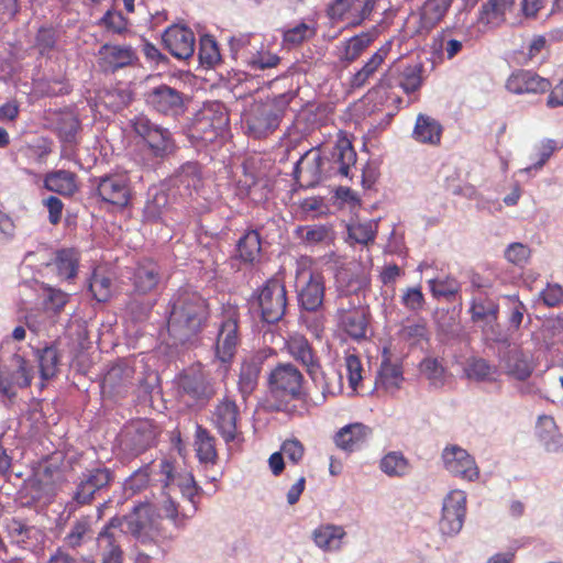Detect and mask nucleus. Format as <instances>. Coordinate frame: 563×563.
I'll return each instance as SVG.
<instances>
[{
    "mask_svg": "<svg viewBox=\"0 0 563 563\" xmlns=\"http://www.w3.org/2000/svg\"><path fill=\"white\" fill-rule=\"evenodd\" d=\"M167 331L178 343H194L207 327L210 308L206 298L191 289H179L167 307Z\"/></svg>",
    "mask_w": 563,
    "mask_h": 563,
    "instance_id": "nucleus-1",
    "label": "nucleus"
},
{
    "mask_svg": "<svg viewBox=\"0 0 563 563\" xmlns=\"http://www.w3.org/2000/svg\"><path fill=\"white\" fill-rule=\"evenodd\" d=\"M336 282L340 292L336 301L339 324L351 339L364 340L367 338L369 313L362 305L360 296L369 287V280L364 275L345 277V273H339Z\"/></svg>",
    "mask_w": 563,
    "mask_h": 563,
    "instance_id": "nucleus-2",
    "label": "nucleus"
},
{
    "mask_svg": "<svg viewBox=\"0 0 563 563\" xmlns=\"http://www.w3.org/2000/svg\"><path fill=\"white\" fill-rule=\"evenodd\" d=\"M288 354L306 369L311 380L321 388L322 398L335 394V386L331 378L323 372L317 352L308 339L301 334H292L285 341Z\"/></svg>",
    "mask_w": 563,
    "mask_h": 563,
    "instance_id": "nucleus-3",
    "label": "nucleus"
},
{
    "mask_svg": "<svg viewBox=\"0 0 563 563\" xmlns=\"http://www.w3.org/2000/svg\"><path fill=\"white\" fill-rule=\"evenodd\" d=\"M240 312L236 306L222 307L219 321L216 323L217 335L213 344L214 357L225 366L230 365L241 343Z\"/></svg>",
    "mask_w": 563,
    "mask_h": 563,
    "instance_id": "nucleus-4",
    "label": "nucleus"
},
{
    "mask_svg": "<svg viewBox=\"0 0 563 563\" xmlns=\"http://www.w3.org/2000/svg\"><path fill=\"white\" fill-rule=\"evenodd\" d=\"M113 481L114 473L109 467L99 464L87 468L78 477L71 499L66 504L65 510L71 515L79 507L90 505L98 495L108 489Z\"/></svg>",
    "mask_w": 563,
    "mask_h": 563,
    "instance_id": "nucleus-5",
    "label": "nucleus"
},
{
    "mask_svg": "<svg viewBox=\"0 0 563 563\" xmlns=\"http://www.w3.org/2000/svg\"><path fill=\"white\" fill-rule=\"evenodd\" d=\"M131 123L135 134L143 140L146 152L156 162H163L176 153V141L167 128L145 115L135 117Z\"/></svg>",
    "mask_w": 563,
    "mask_h": 563,
    "instance_id": "nucleus-6",
    "label": "nucleus"
},
{
    "mask_svg": "<svg viewBox=\"0 0 563 563\" xmlns=\"http://www.w3.org/2000/svg\"><path fill=\"white\" fill-rule=\"evenodd\" d=\"M229 122V113L222 102H207L195 115L191 136L205 144L213 143L227 133Z\"/></svg>",
    "mask_w": 563,
    "mask_h": 563,
    "instance_id": "nucleus-7",
    "label": "nucleus"
},
{
    "mask_svg": "<svg viewBox=\"0 0 563 563\" xmlns=\"http://www.w3.org/2000/svg\"><path fill=\"white\" fill-rule=\"evenodd\" d=\"M287 290L282 279H267L253 295L252 306L266 323H276L283 319L287 309Z\"/></svg>",
    "mask_w": 563,
    "mask_h": 563,
    "instance_id": "nucleus-8",
    "label": "nucleus"
},
{
    "mask_svg": "<svg viewBox=\"0 0 563 563\" xmlns=\"http://www.w3.org/2000/svg\"><path fill=\"white\" fill-rule=\"evenodd\" d=\"M97 196L104 203L125 208L131 199L130 180L124 173L106 174L92 179Z\"/></svg>",
    "mask_w": 563,
    "mask_h": 563,
    "instance_id": "nucleus-9",
    "label": "nucleus"
},
{
    "mask_svg": "<svg viewBox=\"0 0 563 563\" xmlns=\"http://www.w3.org/2000/svg\"><path fill=\"white\" fill-rule=\"evenodd\" d=\"M240 410L234 400L224 397L212 412V423L228 445H240L243 434L239 430Z\"/></svg>",
    "mask_w": 563,
    "mask_h": 563,
    "instance_id": "nucleus-10",
    "label": "nucleus"
},
{
    "mask_svg": "<svg viewBox=\"0 0 563 563\" xmlns=\"http://www.w3.org/2000/svg\"><path fill=\"white\" fill-rule=\"evenodd\" d=\"M303 375L291 363H279L268 376V387L275 396L301 397Z\"/></svg>",
    "mask_w": 563,
    "mask_h": 563,
    "instance_id": "nucleus-11",
    "label": "nucleus"
},
{
    "mask_svg": "<svg viewBox=\"0 0 563 563\" xmlns=\"http://www.w3.org/2000/svg\"><path fill=\"white\" fill-rule=\"evenodd\" d=\"M466 515V494L452 490L443 500L439 530L444 537H455L463 528Z\"/></svg>",
    "mask_w": 563,
    "mask_h": 563,
    "instance_id": "nucleus-12",
    "label": "nucleus"
},
{
    "mask_svg": "<svg viewBox=\"0 0 563 563\" xmlns=\"http://www.w3.org/2000/svg\"><path fill=\"white\" fill-rule=\"evenodd\" d=\"M441 460L444 468L454 477L466 482H475L479 478V468L475 459L457 444L446 445Z\"/></svg>",
    "mask_w": 563,
    "mask_h": 563,
    "instance_id": "nucleus-13",
    "label": "nucleus"
},
{
    "mask_svg": "<svg viewBox=\"0 0 563 563\" xmlns=\"http://www.w3.org/2000/svg\"><path fill=\"white\" fill-rule=\"evenodd\" d=\"M468 313L471 321L481 324L486 335H493L495 341H500L497 332L499 305L487 295H478L472 298Z\"/></svg>",
    "mask_w": 563,
    "mask_h": 563,
    "instance_id": "nucleus-14",
    "label": "nucleus"
},
{
    "mask_svg": "<svg viewBox=\"0 0 563 563\" xmlns=\"http://www.w3.org/2000/svg\"><path fill=\"white\" fill-rule=\"evenodd\" d=\"M147 106L165 115H179L185 111L184 93L168 85H158L145 93Z\"/></svg>",
    "mask_w": 563,
    "mask_h": 563,
    "instance_id": "nucleus-15",
    "label": "nucleus"
},
{
    "mask_svg": "<svg viewBox=\"0 0 563 563\" xmlns=\"http://www.w3.org/2000/svg\"><path fill=\"white\" fill-rule=\"evenodd\" d=\"M11 365L12 369L5 367L0 371V393L10 400L16 396L15 387L26 388L33 379L32 368L23 356L14 354Z\"/></svg>",
    "mask_w": 563,
    "mask_h": 563,
    "instance_id": "nucleus-16",
    "label": "nucleus"
},
{
    "mask_svg": "<svg viewBox=\"0 0 563 563\" xmlns=\"http://www.w3.org/2000/svg\"><path fill=\"white\" fill-rule=\"evenodd\" d=\"M299 280L302 285L298 288V302L302 310L317 312L323 305L324 277L318 272L301 273Z\"/></svg>",
    "mask_w": 563,
    "mask_h": 563,
    "instance_id": "nucleus-17",
    "label": "nucleus"
},
{
    "mask_svg": "<svg viewBox=\"0 0 563 563\" xmlns=\"http://www.w3.org/2000/svg\"><path fill=\"white\" fill-rule=\"evenodd\" d=\"M162 40L164 47L177 59L186 60L195 53V34L185 25H170L163 33Z\"/></svg>",
    "mask_w": 563,
    "mask_h": 563,
    "instance_id": "nucleus-18",
    "label": "nucleus"
},
{
    "mask_svg": "<svg viewBox=\"0 0 563 563\" xmlns=\"http://www.w3.org/2000/svg\"><path fill=\"white\" fill-rule=\"evenodd\" d=\"M130 280L133 294L142 296L151 294L162 280V268L154 260L142 258L133 267Z\"/></svg>",
    "mask_w": 563,
    "mask_h": 563,
    "instance_id": "nucleus-19",
    "label": "nucleus"
},
{
    "mask_svg": "<svg viewBox=\"0 0 563 563\" xmlns=\"http://www.w3.org/2000/svg\"><path fill=\"white\" fill-rule=\"evenodd\" d=\"M202 184L201 165L198 162L181 164L168 178L172 190H176L180 197H190Z\"/></svg>",
    "mask_w": 563,
    "mask_h": 563,
    "instance_id": "nucleus-20",
    "label": "nucleus"
},
{
    "mask_svg": "<svg viewBox=\"0 0 563 563\" xmlns=\"http://www.w3.org/2000/svg\"><path fill=\"white\" fill-rule=\"evenodd\" d=\"M323 158L319 148H310L301 155L294 167V177L305 187H314L323 179Z\"/></svg>",
    "mask_w": 563,
    "mask_h": 563,
    "instance_id": "nucleus-21",
    "label": "nucleus"
},
{
    "mask_svg": "<svg viewBox=\"0 0 563 563\" xmlns=\"http://www.w3.org/2000/svg\"><path fill=\"white\" fill-rule=\"evenodd\" d=\"M500 362L504 373L520 382L527 380L536 368L532 354L519 347L505 352Z\"/></svg>",
    "mask_w": 563,
    "mask_h": 563,
    "instance_id": "nucleus-22",
    "label": "nucleus"
},
{
    "mask_svg": "<svg viewBox=\"0 0 563 563\" xmlns=\"http://www.w3.org/2000/svg\"><path fill=\"white\" fill-rule=\"evenodd\" d=\"M178 387L194 404H206L216 393L210 379L200 372L180 375Z\"/></svg>",
    "mask_w": 563,
    "mask_h": 563,
    "instance_id": "nucleus-23",
    "label": "nucleus"
},
{
    "mask_svg": "<svg viewBox=\"0 0 563 563\" xmlns=\"http://www.w3.org/2000/svg\"><path fill=\"white\" fill-rule=\"evenodd\" d=\"M249 135L254 139L266 137L278 126V117L274 114L271 108L263 104L254 106L245 119Z\"/></svg>",
    "mask_w": 563,
    "mask_h": 563,
    "instance_id": "nucleus-24",
    "label": "nucleus"
},
{
    "mask_svg": "<svg viewBox=\"0 0 563 563\" xmlns=\"http://www.w3.org/2000/svg\"><path fill=\"white\" fill-rule=\"evenodd\" d=\"M506 88L517 95L544 93L551 89V82L531 70H518L509 76Z\"/></svg>",
    "mask_w": 563,
    "mask_h": 563,
    "instance_id": "nucleus-25",
    "label": "nucleus"
},
{
    "mask_svg": "<svg viewBox=\"0 0 563 563\" xmlns=\"http://www.w3.org/2000/svg\"><path fill=\"white\" fill-rule=\"evenodd\" d=\"M404 379L401 363L391 361L389 351L384 349L382 363L375 379L376 388L395 394L400 389Z\"/></svg>",
    "mask_w": 563,
    "mask_h": 563,
    "instance_id": "nucleus-26",
    "label": "nucleus"
},
{
    "mask_svg": "<svg viewBox=\"0 0 563 563\" xmlns=\"http://www.w3.org/2000/svg\"><path fill=\"white\" fill-rule=\"evenodd\" d=\"M99 65L107 73H114L118 69L135 63V52L129 46L104 44L99 49Z\"/></svg>",
    "mask_w": 563,
    "mask_h": 563,
    "instance_id": "nucleus-27",
    "label": "nucleus"
},
{
    "mask_svg": "<svg viewBox=\"0 0 563 563\" xmlns=\"http://www.w3.org/2000/svg\"><path fill=\"white\" fill-rule=\"evenodd\" d=\"M155 439V428L148 420H139L131 423L124 433L126 446L135 454H140L152 446Z\"/></svg>",
    "mask_w": 563,
    "mask_h": 563,
    "instance_id": "nucleus-28",
    "label": "nucleus"
},
{
    "mask_svg": "<svg viewBox=\"0 0 563 563\" xmlns=\"http://www.w3.org/2000/svg\"><path fill=\"white\" fill-rule=\"evenodd\" d=\"M371 429L363 423H350L341 428L334 435L336 446L345 452L360 450L367 441Z\"/></svg>",
    "mask_w": 563,
    "mask_h": 563,
    "instance_id": "nucleus-29",
    "label": "nucleus"
},
{
    "mask_svg": "<svg viewBox=\"0 0 563 563\" xmlns=\"http://www.w3.org/2000/svg\"><path fill=\"white\" fill-rule=\"evenodd\" d=\"M238 258L244 264H255L262 257V236L258 230L249 229L236 242Z\"/></svg>",
    "mask_w": 563,
    "mask_h": 563,
    "instance_id": "nucleus-30",
    "label": "nucleus"
},
{
    "mask_svg": "<svg viewBox=\"0 0 563 563\" xmlns=\"http://www.w3.org/2000/svg\"><path fill=\"white\" fill-rule=\"evenodd\" d=\"M345 536L346 532L342 526L327 523L313 530L312 540L319 549L333 552L341 549Z\"/></svg>",
    "mask_w": 563,
    "mask_h": 563,
    "instance_id": "nucleus-31",
    "label": "nucleus"
},
{
    "mask_svg": "<svg viewBox=\"0 0 563 563\" xmlns=\"http://www.w3.org/2000/svg\"><path fill=\"white\" fill-rule=\"evenodd\" d=\"M443 128L438 120L427 114H418L412 137L422 144L439 145Z\"/></svg>",
    "mask_w": 563,
    "mask_h": 563,
    "instance_id": "nucleus-32",
    "label": "nucleus"
},
{
    "mask_svg": "<svg viewBox=\"0 0 563 563\" xmlns=\"http://www.w3.org/2000/svg\"><path fill=\"white\" fill-rule=\"evenodd\" d=\"M7 531L11 541L22 549L31 548L43 538L40 529L20 519H11L7 525Z\"/></svg>",
    "mask_w": 563,
    "mask_h": 563,
    "instance_id": "nucleus-33",
    "label": "nucleus"
},
{
    "mask_svg": "<svg viewBox=\"0 0 563 563\" xmlns=\"http://www.w3.org/2000/svg\"><path fill=\"white\" fill-rule=\"evenodd\" d=\"M81 129L79 119L71 112L59 113L55 121V132L64 148L73 150L78 143V133Z\"/></svg>",
    "mask_w": 563,
    "mask_h": 563,
    "instance_id": "nucleus-34",
    "label": "nucleus"
},
{
    "mask_svg": "<svg viewBox=\"0 0 563 563\" xmlns=\"http://www.w3.org/2000/svg\"><path fill=\"white\" fill-rule=\"evenodd\" d=\"M44 187L64 197H71L77 190L76 174L69 170L59 169L46 174Z\"/></svg>",
    "mask_w": 563,
    "mask_h": 563,
    "instance_id": "nucleus-35",
    "label": "nucleus"
},
{
    "mask_svg": "<svg viewBox=\"0 0 563 563\" xmlns=\"http://www.w3.org/2000/svg\"><path fill=\"white\" fill-rule=\"evenodd\" d=\"M331 159L333 168L340 175L350 177V170L356 163V152L351 142L346 139L339 140L332 148Z\"/></svg>",
    "mask_w": 563,
    "mask_h": 563,
    "instance_id": "nucleus-36",
    "label": "nucleus"
},
{
    "mask_svg": "<svg viewBox=\"0 0 563 563\" xmlns=\"http://www.w3.org/2000/svg\"><path fill=\"white\" fill-rule=\"evenodd\" d=\"M35 357L38 363L40 376L43 382L54 378L58 371L62 355L56 345H46L35 351Z\"/></svg>",
    "mask_w": 563,
    "mask_h": 563,
    "instance_id": "nucleus-37",
    "label": "nucleus"
},
{
    "mask_svg": "<svg viewBox=\"0 0 563 563\" xmlns=\"http://www.w3.org/2000/svg\"><path fill=\"white\" fill-rule=\"evenodd\" d=\"M134 371L124 363L114 364L104 374L102 387L110 391L120 393L122 388L132 385Z\"/></svg>",
    "mask_w": 563,
    "mask_h": 563,
    "instance_id": "nucleus-38",
    "label": "nucleus"
},
{
    "mask_svg": "<svg viewBox=\"0 0 563 563\" xmlns=\"http://www.w3.org/2000/svg\"><path fill=\"white\" fill-rule=\"evenodd\" d=\"M170 205L169 194L158 187L148 189L143 214L147 221H158Z\"/></svg>",
    "mask_w": 563,
    "mask_h": 563,
    "instance_id": "nucleus-39",
    "label": "nucleus"
},
{
    "mask_svg": "<svg viewBox=\"0 0 563 563\" xmlns=\"http://www.w3.org/2000/svg\"><path fill=\"white\" fill-rule=\"evenodd\" d=\"M379 470L388 477L401 478L411 471L409 460L400 451H390L379 461Z\"/></svg>",
    "mask_w": 563,
    "mask_h": 563,
    "instance_id": "nucleus-40",
    "label": "nucleus"
},
{
    "mask_svg": "<svg viewBox=\"0 0 563 563\" xmlns=\"http://www.w3.org/2000/svg\"><path fill=\"white\" fill-rule=\"evenodd\" d=\"M195 446L198 460L201 463H214L218 454L216 449V438L202 426L196 427Z\"/></svg>",
    "mask_w": 563,
    "mask_h": 563,
    "instance_id": "nucleus-41",
    "label": "nucleus"
},
{
    "mask_svg": "<svg viewBox=\"0 0 563 563\" xmlns=\"http://www.w3.org/2000/svg\"><path fill=\"white\" fill-rule=\"evenodd\" d=\"M261 367V360L255 357L242 363L239 376V390L244 398L251 395L256 388Z\"/></svg>",
    "mask_w": 563,
    "mask_h": 563,
    "instance_id": "nucleus-42",
    "label": "nucleus"
},
{
    "mask_svg": "<svg viewBox=\"0 0 563 563\" xmlns=\"http://www.w3.org/2000/svg\"><path fill=\"white\" fill-rule=\"evenodd\" d=\"M158 467L159 482L162 483L164 489L169 493L178 489L183 482H185V477L192 475L183 468H178L173 462L168 460H162Z\"/></svg>",
    "mask_w": 563,
    "mask_h": 563,
    "instance_id": "nucleus-43",
    "label": "nucleus"
},
{
    "mask_svg": "<svg viewBox=\"0 0 563 563\" xmlns=\"http://www.w3.org/2000/svg\"><path fill=\"white\" fill-rule=\"evenodd\" d=\"M453 0H427L422 7L420 21L426 30L434 27L446 14Z\"/></svg>",
    "mask_w": 563,
    "mask_h": 563,
    "instance_id": "nucleus-44",
    "label": "nucleus"
},
{
    "mask_svg": "<svg viewBox=\"0 0 563 563\" xmlns=\"http://www.w3.org/2000/svg\"><path fill=\"white\" fill-rule=\"evenodd\" d=\"M400 340L408 343L410 346H418L422 342H429L430 332L424 319H418L416 321H407L402 323L399 329Z\"/></svg>",
    "mask_w": 563,
    "mask_h": 563,
    "instance_id": "nucleus-45",
    "label": "nucleus"
},
{
    "mask_svg": "<svg viewBox=\"0 0 563 563\" xmlns=\"http://www.w3.org/2000/svg\"><path fill=\"white\" fill-rule=\"evenodd\" d=\"M389 52V44L382 46L375 52L365 65L354 74L351 80V85L354 88L363 87L369 77H372L377 68L383 64Z\"/></svg>",
    "mask_w": 563,
    "mask_h": 563,
    "instance_id": "nucleus-46",
    "label": "nucleus"
},
{
    "mask_svg": "<svg viewBox=\"0 0 563 563\" xmlns=\"http://www.w3.org/2000/svg\"><path fill=\"white\" fill-rule=\"evenodd\" d=\"M420 373L428 379L433 388H442L446 382V368L443 363L437 358L427 356L419 364Z\"/></svg>",
    "mask_w": 563,
    "mask_h": 563,
    "instance_id": "nucleus-47",
    "label": "nucleus"
},
{
    "mask_svg": "<svg viewBox=\"0 0 563 563\" xmlns=\"http://www.w3.org/2000/svg\"><path fill=\"white\" fill-rule=\"evenodd\" d=\"M373 41L374 35L369 32L352 36L345 42L340 60L346 64L355 62Z\"/></svg>",
    "mask_w": 563,
    "mask_h": 563,
    "instance_id": "nucleus-48",
    "label": "nucleus"
},
{
    "mask_svg": "<svg viewBox=\"0 0 563 563\" xmlns=\"http://www.w3.org/2000/svg\"><path fill=\"white\" fill-rule=\"evenodd\" d=\"M423 65L421 63L407 65L399 73L398 86L407 93L418 91L423 84Z\"/></svg>",
    "mask_w": 563,
    "mask_h": 563,
    "instance_id": "nucleus-49",
    "label": "nucleus"
},
{
    "mask_svg": "<svg viewBox=\"0 0 563 563\" xmlns=\"http://www.w3.org/2000/svg\"><path fill=\"white\" fill-rule=\"evenodd\" d=\"M79 254L73 249H63L56 253L55 265L59 277L73 279L77 275Z\"/></svg>",
    "mask_w": 563,
    "mask_h": 563,
    "instance_id": "nucleus-50",
    "label": "nucleus"
},
{
    "mask_svg": "<svg viewBox=\"0 0 563 563\" xmlns=\"http://www.w3.org/2000/svg\"><path fill=\"white\" fill-rule=\"evenodd\" d=\"M97 540L102 556L101 563H122L123 553L107 527L99 533Z\"/></svg>",
    "mask_w": 563,
    "mask_h": 563,
    "instance_id": "nucleus-51",
    "label": "nucleus"
},
{
    "mask_svg": "<svg viewBox=\"0 0 563 563\" xmlns=\"http://www.w3.org/2000/svg\"><path fill=\"white\" fill-rule=\"evenodd\" d=\"M430 291L434 298L451 299L461 290V284L451 276L445 278H431L428 280Z\"/></svg>",
    "mask_w": 563,
    "mask_h": 563,
    "instance_id": "nucleus-52",
    "label": "nucleus"
},
{
    "mask_svg": "<svg viewBox=\"0 0 563 563\" xmlns=\"http://www.w3.org/2000/svg\"><path fill=\"white\" fill-rule=\"evenodd\" d=\"M89 290L98 302H106L112 295L111 279L104 273L93 271L89 279Z\"/></svg>",
    "mask_w": 563,
    "mask_h": 563,
    "instance_id": "nucleus-53",
    "label": "nucleus"
},
{
    "mask_svg": "<svg viewBox=\"0 0 563 563\" xmlns=\"http://www.w3.org/2000/svg\"><path fill=\"white\" fill-rule=\"evenodd\" d=\"M301 241L308 245L328 242L332 239V230L324 224L305 225L297 230Z\"/></svg>",
    "mask_w": 563,
    "mask_h": 563,
    "instance_id": "nucleus-54",
    "label": "nucleus"
},
{
    "mask_svg": "<svg viewBox=\"0 0 563 563\" xmlns=\"http://www.w3.org/2000/svg\"><path fill=\"white\" fill-rule=\"evenodd\" d=\"M506 299L508 301V303H507L508 331L514 333L520 329L523 318H525V314L527 313L528 309H527L526 305L519 300L517 295L507 296Z\"/></svg>",
    "mask_w": 563,
    "mask_h": 563,
    "instance_id": "nucleus-55",
    "label": "nucleus"
},
{
    "mask_svg": "<svg viewBox=\"0 0 563 563\" xmlns=\"http://www.w3.org/2000/svg\"><path fill=\"white\" fill-rule=\"evenodd\" d=\"M466 376L476 382H490L497 373V368L492 366L484 358H473L465 368Z\"/></svg>",
    "mask_w": 563,
    "mask_h": 563,
    "instance_id": "nucleus-56",
    "label": "nucleus"
},
{
    "mask_svg": "<svg viewBox=\"0 0 563 563\" xmlns=\"http://www.w3.org/2000/svg\"><path fill=\"white\" fill-rule=\"evenodd\" d=\"M90 531H91L90 518L81 517L73 523L70 531L65 537V543L68 547L76 549L82 544L85 537Z\"/></svg>",
    "mask_w": 563,
    "mask_h": 563,
    "instance_id": "nucleus-57",
    "label": "nucleus"
},
{
    "mask_svg": "<svg viewBox=\"0 0 563 563\" xmlns=\"http://www.w3.org/2000/svg\"><path fill=\"white\" fill-rule=\"evenodd\" d=\"M357 0H333L327 9L331 20H345L351 24V18L354 16Z\"/></svg>",
    "mask_w": 563,
    "mask_h": 563,
    "instance_id": "nucleus-58",
    "label": "nucleus"
},
{
    "mask_svg": "<svg viewBox=\"0 0 563 563\" xmlns=\"http://www.w3.org/2000/svg\"><path fill=\"white\" fill-rule=\"evenodd\" d=\"M400 302L410 312L419 313L422 311L426 305V298L421 287L406 288L401 295Z\"/></svg>",
    "mask_w": 563,
    "mask_h": 563,
    "instance_id": "nucleus-59",
    "label": "nucleus"
},
{
    "mask_svg": "<svg viewBox=\"0 0 563 563\" xmlns=\"http://www.w3.org/2000/svg\"><path fill=\"white\" fill-rule=\"evenodd\" d=\"M166 499L163 501L162 511L164 516L173 521V523L180 528L186 525V520L191 517L186 510L179 511L178 504L172 497V493L166 492Z\"/></svg>",
    "mask_w": 563,
    "mask_h": 563,
    "instance_id": "nucleus-60",
    "label": "nucleus"
},
{
    "mask_svg": "<svg viewBox=\"0 0 563 563\" xmlns=\"http://www.w3.org/2000/svg\"><path fill=\"white\" fill-rule=\"evenodd\" d=\"M316 30L309 24L301 22L284 32V42L289 45H298L312 37Z\"/></svg>",
    "mask_w": 563,
    "mask_h": 563,
    "instance_id": "nucleus-61",
    "label": "nucleus"
},
{
    "mask_svg": "<svg viewBox=\"0 0 563 563\" xmlns=\"http://www.w3.org/2000/svg\"><path fill=\"white\" fill-rule=\"evenodd\" d=\"M199 59L202 64L213 66L220 60V53L216 41L211 36H203L200 40Z\"/></svg>",
    "mask_w": 563,
    "mask_h": 563,
    "instance_id": "nucleus-62",
    "label": "nucleus"
},
{
    "mask_svg": "<svg viewBox=\"0 0 563 563\" xmlns=\"http://www.w3.org/2000/svg\"><path fill=\"white\" fill-rule=\"evenodd\" d=\"M150 481V466L140 467L124 482V490L131 495L144 489Z\"/></svg>",
    "mask_w": 563,
    "mask_h": 563,
    "instance_id": "nucleus-63",
    "label": "nucleus"
},
{
    "mask_svg": "<svg viewBox=\"0 0 563 563\" xmlns=\"http://www.w3.org/2000/svg\"><path fill=\"white\" fill-rule=\"evenodd\" d=\"M251 57L247 58V63L252 69L263 70L277 66L280 62L279 56L268 52H258L256 54L250 52Z\"/></svg>",
    "mask_w": 563,
    "mask_h": 563,
    "instance_id": "nucleus-64",
    "label": "nucleus"
}]
</instances>
